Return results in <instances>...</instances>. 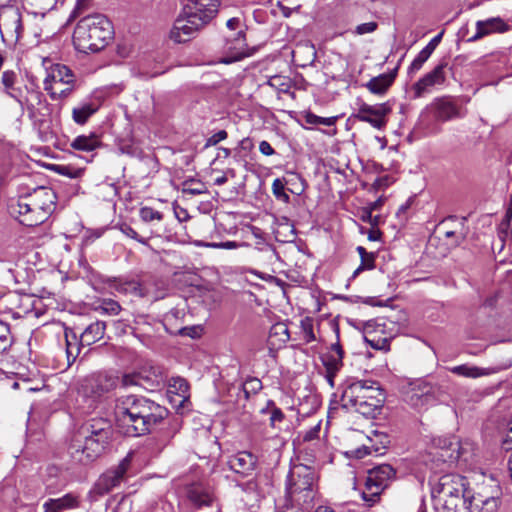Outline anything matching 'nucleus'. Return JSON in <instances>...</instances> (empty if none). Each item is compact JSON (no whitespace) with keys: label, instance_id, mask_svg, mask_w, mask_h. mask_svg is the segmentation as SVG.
Returning a JSON list of instances; mask_svg holds the SVG:
<instances>
[{"label":"nucleus","instance_id":"f257e3e1","mask_svg":"<svg viewBox=\"0 0 512 512\" xmlns=\"http://www.w3.org/2000/svg\"><path fill=\"white\" fill-rule=\"evenodd\" d=\"M168 414L164 406L138 395L123 396L117 400L115 406L116 424L130 437L150 433Z\"/></svg>","mask_w":512,"mask_h":512},{"label":"nucleus","instance_id":"f03ea898","mask_svg":"<svg viewBox=\"0 0 512 512\" xmlns=\"http://www.w3.org/2000/svg\"><path fill=\"white\" fill-rule=\"evenodd\" d=\"M56 204V192L50 187L39 186L20 195L15 203L9 205V212L22 225L34 227L53 214Z\"/></svg>","mask_w":512,"mask_h":512},{"label":"nucleus","instance_id":"7ed1b4c3","mask_svg":"<svg viewBox=\"0 0 512 512\" xmlns=\"http://www.w3.org/2000/svg\"><path fill=\"white\" fill-rule=\"evenodd\" d=\"M385 395L379 383L372 380L347 381L342 390L341 405L364 417L374 418L382 408Z\"/></svg>","mask_w":512,"mask_h":512},{"label":"nucleus","instance_id":"20e7f679","mask_svg":"<svg viewBox=\"0 0 512 512\" xmlns=\"http://www.w3.org/2000/svg\"><path fill=\"white\" fill-rule=\"evenodd\" d=\"M113 35L109 19L102 14L82 17L73 32L75 48L82 53L98 52L106 47Z\"/></svg>","mask_w":512,"mask_h":512},{"label":"nucleus","instance_id":"39448f33","mask_svg":"<svg viewBox=\"0 0 512 512\" xmlns=\"http://www.w3.org/2000/svg\"><path fill=\"white\" fill-rule=\"evenodd\" d=\"M316 479V471L310 465L293 464L286 479L287 500L302 509L312 508L316 497Z\"/></svg>","mask_w":512,"mask_h":512},{"label":"nucleus","instance_id":"423d86ee","mask_svg":"<svg viewBox=\"0 0 512 512\" xmlns=\"http://www.w3.org/2000/svg\"><path fill=\"white\" fill-rule=\"evenodd\" d=\"M43 86L52 100H65L77 87L76 75L66 65L54 64L47 70Z\"/></svg>","mask_w":512,"mask_h":512},{"label":"nucleus","instance_id":"0eeeda50","mask_svg":"<svg viewBox=\"0 0 512 512\" xmlns=\"http://www.w3.org/2000/svg\"><path fill=\"white\" fill-rule=\"evenodd\" d=\"M9 96L15 99L22 110H26L29 119L35 126L43 128L51 114V104L44 94L38 89L25 86L24 92H9Z\"/></svg>","mask_w":512,"mask_h":512},{"label":"nucleus","instance_id":"6e6552de","mask_svg":"<svg viewBox=\"0 0 512 512\" xmlns=\"http://www.w3.org/2000/svg\"><path fill=\"white\" fill-rule=\"evenodd\" d=\"M464 450L465 448L457 437L434 438L428 452L431 469H434L435 472L443 471L441 466L455 463L463 455Z\"/></svg>","mask_w":512,"mask_h":512},{"label":"nucleus","instance_id":"1a4fd4ad","mask_svg":"<svg viewBox=\"0 0 512 512\" xmlns=\"http://www.w3.org/2000/svg\"><path fill=\"white\" fill-rule=\"evenodd\" d=\"M396 479V470L390 464H381L368 471L362 499L373 506L380 501L385 489Z\"/></svg>","mask_w":512,"mask_h":512},{"label":"nucleus","instance_id":"9d476101","mask_svg":"<svg viewBox=\"0 0 512 512\" xmlns=\"http://www.w3.org/2000/svg\"><path fill=\"white\" fill-rule=\"evenodd\" d=\"M443 396L444 391L439 385L423 379L409 383L404 392L406 403L417 410L435 405L442 400Z\"/></svg>","mask_w":512,"mask_h":512},{"label":"nucleus","instance_id":"9b49d317","mask_svg":"<svg viewBox=\"0 0 512 512\" xmlns=\"http://www.w3.org/2000/svg\"><path fill=\"white\" fill-rule=\"evenodd\" d=\"M459 105L449 97L434 99L419 116V123L425 129H431L434 122H447L462 117Z\"/></svg>","mask_w":512,"mask_h":512},{"label":"nucleus","instance_id":"f8f14e48","mask_svg":"<svg viewBox=\"0 0 512 512\" xmlns=\"http://www.w3.org/2000/svg\"><path fill=\"white\" fill-rule=\"evenodd\" d=\"M183 497L193 509L213 508L215 512H221L219 499L215 488L206 481H193L183 487Z\"/></svg>","mask_w":512,"mask_h":512},{"label":"nucleus","instance_id":"ddd939ff","mask_svg":"<svg viewBox=\"0 0 512 512\" xmlns=\"http://www.w3.org/2000/svg\"><path fill=\"white\" fill-rule=\"evenodd\" d=\"M110 441L96 438H82V436L74 435L68 452L71 458L80 464H88L97 459L105 451Z\"/></svg>","mask_w":512,"mask_h":512},{"label":"nucleus","instance_id":"4468645a","mask_svg":"<svg viewBox=\"0 0 512 512\" xmlns=\"http://www.w3.org/2000/svg\"><path fill=\"white\" fill-rule=\"evenodd\" d=\"M119 384L117 375L107 372H97L85 377L81 384V393L96 402L113 391Z\"/></svg>","mask_w":512,"mask_h":512},{"label":"nucleus","instance_id":"2eb2a0df","mask_svg":"<svg viewBox=\"0 0 512 512\" xmlns=\"http://www.w3.org/2000/svg\"><path fill=\"white\" fill-rule=\"evenodd\" d=\"M356 106L357 109L353 116L357 120L369 123L373 128L378 130H382L386 127L388 122L387 116L392 111L390 102L370 105L362 99H357Z\"/></svg>","mask_w":512,"mask_h":512},{"label":"nucleus","instance_id":"dca6fc26","mask_svg":"<svg viewBox=\"0 0 512 512\" xmlns=\"http://www.w3.org/2000/svg\"><path fill=\"white\" fill-rule=\"evenodd\" d=\"M224 51L228 56L225 63L242 60L246 57L252 56L256 48H250L246 42L245 31L238 30L235 32H227L225 34Z\"/></svg>","mask_w":512,"mask_h":512},{"label":"nucleus","instance_id":"f3484780","mask_svg":"<svg viewBox=\"0 0 512 512\" xmlns=\"http://www.w3.org/2000/svg\"><path fill=\"white\" fill-rule=\"evenodd\" d=\"M465 481L460 475L447 473L433 480L431 487L432 498L465 496Z\"/></svg>","mask_w":512,"mask_h":512},{"label":"nucleus","instance_id":"a211bd4d","mask_svg":"<svg viewBox=\"0 0 512 512\" xmlns=\"http://www.w3.org/2000/svg\"><path fill=\"white\" fill-rule=\"evenodd\" d=\"M203 26V22L196 21L190 15L183 13L174 21L169 38L175 43L188 42L197 35Z\"/></svg>","mask_w":512,"mask_h":512},{"label":"nucleus","instance_id":"6ab92c4d","mask_svg":"<svg viewBox=\"0 0 512 512\" xmlns=\"http://www.w3.org/2000/svg\"><path fill=\"white\" fill-rule=\"evenodd\" d=\"M131 464V456L127 455L121 460L119 465L111 470L106 471L100 476L96 483V489L100 494L110 492L125 479L128 468Z\"/></svg>","mask_w":512,"mask_h":512},{"label":"nucleus","instance_id":"aec40b11","mask_svg":"<svg viewBox=\"0 0 512 512\" xmlns=\"http://www.w3.org/2000/svg\"><path fill=\"white\" fill-rule=\"evenodd\" d=\"M218 0H190L184 7V14L190 15L205 26L218 12Z\"/></svg>","mask_w":512,"mask_h":512},{"label":"nucleus","instance_id":"412c9836","mask_svg":"<svg viewBox=\"0 0 512 512\" xmlns=\"http://www.w3.org/2000/svg\"><path fill=\"white\" fill-rule=\"evenodd\" d=\"M262 382L256 377H248L242 384H232L228 387L224 401L239 405L241 398L247 401L251 395L257 394L262 389Z\"/></svg>","mask_w":512,"mask_h":512},{"label":"nucleus","instance_id":"4be33fe9","mask_svg":"<svg viewBox=\"0 0 512 512\" xmlns=\"http://www.w3.org/2000/svg\"><path fill=\"white\" fill-rule=\"evenodd\" d=\"M476 32L469 41H477L491 34H503L512 29V22L499 16L478 20L475 24Z\"/></svg>","mask_w":512,"mask_h":512},{"label":"nucleus","instance_id":"5701e85b","mask_svg":"<svg viewBox=\"0 0 512 512\" xmlns=\"http://www.w3.org/2000/svg\"><path fill=\"white\" fill-rule=\"evenodd\" d=\"M447 63L438 64L433 70L426 73L412 87L415 98L422 97L437 85H442L446 79Z\"/></svg>","mask_w":512,"mask_h":512},{"label":"nucleus","instance_id":"b1692460","mask_svg":"<svg viewBox=\"0 0 512 512\" xmlns=\"http://www.w3.org/2000/svg\"><path fill=\"white\" fill-rule=\"evenodd\" d=\"M75 434L82 436V438L100 439L101 437L103 440L110 441L113 431L109 421L99 418L87 421Z\"/></svg>","mask_w":512,"mask_h":512},{"label":"nucleus","instance_id":"393cba45","mask_svg":"<svg viewBox=\"0 0 512 512\" xmlns=\"http://www.w3.org/2000/svg\"><path fill=\"white\" fill-rule=\"evenodd\" d=\"M228 464L235 473L248 476L256 468L257 457L251 452L240 451L229 458Z\"/></svg>","mask_w":512,"mask_h":512},{"label":"nucleus","instance_id":"a878e982","mask_svg":"<svg viewBox=\"0 0 512 512\" xmlns=\"http://www.w3.org/2000/svg\"><path fill=\"white\" fill-rule=\"evenodd\" d=\"M168 393L171 402L177 409L185 408V404L189 402V384L184 378H172L169 382Z\"/></svg>","mask_w":512,"mask_h":512},{"label":"nucleus","instance_id":"bb28decb","mask_svg":"<svg viewBox=\"0 0 512 512\" xmlns=\"http://www.w3.org/2000/svg\"><path fill=\"white\" fill-rule=\"evenodd\" d=\"M500 494L499 486L495 485L491 495H486L485 491L478 492L476 495L471 496V503L479 507L480 512H497L500 503ZM467 498H470L469 492H467Z\"/></svg>","mask_w":512,"mask_h":512},{"label":"nucleus","instance_id":"cd10ccee","mask_svg":"<svg viewBox=\"0 0 512 512\" xmlns=\"http://www.w3.org/2000/svg\"><path fill=\"white\" fill-rule=\"evenodd\" d=\"M3 27L15 41H18L23 33L22 15L18 9L10 8L1 15Z\"/></svg>","mask_w":512,"mask_h":512},{"label":"nucleus","instance_id":"c85d7f7f","mask_svg":"<svg viewBox=\"0 0 512 512\" xmlns=\"http://www.w3.org/2000/svg\"><path fill=\"white\" fill-rule=\"evenodd\" d=\"M80 505L79 496L67 493L60 498H49L43 503L44 512H64L78 508Z\"/></svg>","mask_w":512,"mask_h":512},{"label":"nucleus","instance_id":"c756f323","mask_svg":"<svg viewBox=\"0 0 512 512\" xmlns=\"http://www.w3.org/2000/svg\"><path fill=\"white\" fill-rule=\"evenodd\" d=\"M343 356L344 351L339 341L332 344L330 350L321 357L325 370L331 374L338 373L343 366Z\"/></svg>","mask_w":512,"mask_h":512},{"label":"nucleus","instance_id":"7c9ffc66","mask_svg":"<svg viewBox=\"0 0 512 512\" xmlns=\"http://www.w3.org/2000/svg\"><path fill=\"white\" fill-rule=\"evenodd\" d=\"M98 109L99 105L94 101H83L72 109V119L76 124L84 125Z\"/></svg>","mask_w":512,"mask_h":512},{"label":"nucleus","instance_id":"2f4dec72","mask_svg":"<svg viewBox=\"0 0 512 512\" xmlns=\"http://www.w3.org/2000/svg\"><path fill=\"white\" fill-rule=\"evenodd\" d=\"M106 324L96 321L90 324L80 335V343L82 346H90L103 338Z\"/></svg>","mask_w":512,"mask_h":512},{"label":"nucleus","instance_id":"473e14b6","mask_svg":"<svg viewBox=\"0 0 512 512\" xmlns=\"http://www.w3.org/2000/svg\"><path fill=\"white\" fill-rule=\"evenodd\" d=\"M395 79V74H381L377 77L370 79L365 87L373 94L383 95L387 92Z\"/></svg>","mask_w":512,"mask_h":512},{"label":"nucleus","instance_id":"72a5a7b5","mask_svg":"<svg viewBox=\"0 0 512 512\" xmlns=\"http://www.w3.org/2000/svg\"><path fill=\"white\" fill-rule=\"evenodd\" d=\"M449 371L455 375L466 377V378H478L487 376L495 372L492 368H480L477 366H470L468 364H462L449 368Z\"/></svg>","mask_w":512,"mask_h":512},{"label":"nucleus","instance_id":"f704fd0d","mask_svg":"<svg viewBox=\"0 0 512 512\" xmlns=\"http://www.w3.org/2000/svg\"><path fill=\"white\" fill-rule=\"evenodd\" d=\"M100 145L101 142L95 133L79 135L70 144L73 149L83 152L93 151Z\"/></svg>","mask_w":512,"mask_h":512},{"label":"nucleus","instance_id":"c9c22d12","mask_svg":"<svg viewBox=\"0 0 512 512\" xmlns=\"http://www.w3.org/2000/svg\"><path fill=\"white\" fill-rule=\"evenodd\" d=\"M269 338L272 345H282L288 342L290 334L287 325L282 322L274 324L270 329Z\"/></svg>","mask_w":512,"mask_h":512},{"label":"nucleus","instance_id":"e433bc0d","mask_svg":"<svg viewBox=\"0 0 512 512\" xmlns=\"http://www.w3.org/2000/svg\"><path fill=\"white\" fill-rule=\"evenodd\" d=\"M465 496H451L443 498H433L438 505L442 506L443 512H461L464 507Z\"/></svg>","mask_w":512,"mask_h":512},{"label":"nucleus","instance_id":"4c0bfd02","mask_svg":"<svg viewBox=\"0 0 512 512\" xmlns=\"http://www.w3.org/2000/svg\"><path fill=\"white\" fill-rule=\"evenodd\" d=\"M65 340H66V355H67V363L70 366L78 357L80 353L81 343L78 341L75 334L72 335V339H70L69 333L65 332Z\"/></svg>","mask_w":512,"mask_h":512},{"label":"nucleus","instance_id":"58836bf2","mask_svg":"<svg viewBox=\"0 0 512 512\" xmlns=\"http://www.w3.org/2000/svg\"><path fill=\"white\" fill-rule=\"evenodd\" d=\"M128 288L137 296L139 297H148L152 301L158 300L161 296L156 293L152 292L150 289V285L147 282L144 283H136V282H130L127 284Z\"/></svg>","mask_w":512,"mask_h":512},{"label":"nucleus","instance_id":"ea45409f","mask_svg":"<svg viewBox=\"0 0 512 512\" xmlns=\"http://www.w3.org/2000/svg\"><path fill=\"white\" fill-rule=\"evenodd\" d=\"M94 309L104 314L118 315L121 311V306L117 301L107 298L98 300Z\"/></svg>","mask_w":512,"mask_h":512},{"label":"nucleus","instance_id":"a19ab883","mask_svg":"<svg viewBox=\"0 0 512 512\" xmlns=\"http://www.w3.org/2000/svg\"><path fill=\"white\" fill-rule=\"evenodd\" d=\"M182 191L189 195H201L207 192V188L203 182L198 179L189 178L183 182Z\"/></svg>","mask_w":512,"mask_h":512},{"label":"nucleus","instance_id":"79ce46f5","mask_svg":"<svg viewBox=\"0 0 512 512\" xmlns=\"http://www.w3.org/2000/svg\"><path fill=\"white\" fill-rule=\"evenodd\" d=\"M300 333L302 340L306 344L316 340L312 318L305 317L300 321Z\"/></svg>","mask_w":512,"mask_h":512},{"label":"nucleus","instance_id":"37998d69","mask_svg":"<svg viewBox=\"0 0 512 512\" xmlns=\"http://www.w3.org/2000/svg\"><path fill=\"white\" fill-rule=\"evenodd\" d=\"M182 427V421L180 418H173L171 419L168 424L167 428L163 432L161 441L164 445H167L170 440L180 431Z\"/></svg>","mask_w":512,"mask_h":512},{"label":"nucleus","instance_id":"c03bdc74","mask_svg":"<svg viewBox=\"0 0 512 512\" xmlns=\"http://www.w3.org/2000/svg\"><path fill=\"white\" fill-rule=\"evenodd\" d=\"M431 54L432 53L429 52L428 49L423 48L418 53L416 58L412 61L411 65L408 68V73L414 74V73L418 72L422 68L423 64L429 59Z\"/></svg>","mask_w":512,"mask_h":512},{"label":"nucleus","instance_id":"a18cd8bd","mask_svg":"<svg viewBox=\"0 0 512 512\" xmlns=\"http://www.w3.org/2000/svg\"><path fill=\"white\" fill-rule=\"evenodd\" d=\"M272 192L277 200L289 203L290 196L285 192V186L281 179L276 178L272 183Z\"/></svg>","mask_w":512,"mask_h":512},{"label":"nucleus","instance_id":"49530a36","mask_svg":"<svg viewBox=\"0 0 512 512\" xmlns=\"http://www.w3.org/2000/svg\"><path fill=\"white\" fill-rule=\"evenodd\" d=\"M9 325L0 321V353L6 351L11 346Z\"/></svg>","mask_w":512,"mask_h":512},{"label":"nucleus","instance_id":"de8ad7c7","mask_svg":"<svg viewBox=\"0 0 512 512\" xmlns=\"http://www.w3.org/2000/svg\"><path fill=\"white\" fill-rule=\"evenodd\" d=\"M16 79H17V75L13 71H5L2 74V79H1L2 84L7 89L8 95H9V92H14V93L23 92L21 89H17L14 87Z\"/></svg>","mask_w":512,"mask_h":512},{"label":"nucleus","instance_id":"09e8293b","mask_svg":"<svg viewBox=\"0 0 512 512\" xmlns=\"http://www.w3.org/2000/svg\"><path fill=\"white\" fill-rule=\"evenodd\" d=\"M139 215L143 222L161 221L163 219V214L160 211L147 206L140 209Z\"/></svg>","mask_w":512,"mask_h":512},{"label":"nucleus","instance_id":"8fccbe9b","mask_svg":"<svg viewBox=\"0 0 512 512\" xmlns=\"http://www.w3.org/2000/svg\"><path fill=\"white\" fill-rule=\"evenodd\" d=\"M305 121L308 124H312V125L331 126L335 123V118L334 117L324 118V117H320V116H317V115L309 112L305 115Z\"/></svg>","mask_w":512,"mask_h":512},{"label":"nucleus","instance_id":"3c124183","mask_svg":"<svg viewBox=\"0 0 512 512\" xmlns=\"http://www.w3.org/2000/svg\"><path fill=\"white\" fill-rule=\"evenodd\" d=\"M375 267V255L370 253L367 257L361 258L360 266L353 272L352 278H356L363 270H371Z\"/></svg>","mask_w":512,"mask_h":512},{"label":"nucleus","instance_id":"603ef678","mask_svg":"<svg viewBox=\"0 0 512 512\" xmlns=\"http://www.w3.org/2000/svg\"><path fill=\"white\" fill-rule=\"evenodd\" d=\"M364 339L373 349L386 350L389 348V342L387 338L378 337L376 339L375 336L371 337L370 334H366Z\"/></svg>","mask_w":512,"mask_h":512},{"label":"nucleus","instance_id":"864d4df0","mask_svg":"<svg viewBox=\"0 0 512 512\" xmlns=\"http://www.w3.org/2000/svg\"><path fill=\"white\" fill-rule=\"evenodd\" d=\"M141 379H142L141 375L137 374V373L125 374L122 376L121 380L119 379V382H121L123 387H129V386L140 385Z\"/></svg>","mask_w":512,"mask_h":512},{"label":"nucleus","instance_id":"5fc2aeb1","mask_svg":"<svg viewBox=\"0 0 512 512\" xmlns=\"http://www.w3.org/2000/svg\"><path fill=\"white\" fill-rule=\"evenodd\" d=\"M377 27H378V24H377V22H374V21L362 23V24L356 26L354 33L357 35L373 33L377 29Z\"/></svg>","mask_w":512,"mask_h":512},{"label":"nucleus","instance_id":"6e6d98bb","mask_svg":"<svg viewBox=\"0 0 512 512\" xmlns=\"http://www.w3.org/2000/svg\"><path fill=\"white\" fill-rule=\"evenodd\" d=\"M121 231L128 237L136 240L137 242L143 244V245H147L148 241L147 239L139 236V234L129 225H126L124 224L122 227H121Z\"/></svg>","mask_w":512,"mask_h":512},{"label":"nucleus","instance_id":"4d7b16f0","mask_svg":"<svg viewBox=\"0 0 512 512\" xmlns=\"http://www.w3.org/2000/svg\"><path fill=\"white\" fill-rule=\"evenodd\" d=\"M227 32H235L238 30L245 31L246 27L242 22L241 18L233 17L226 22Z\"/></svg>","mask_w":512,"mask_h":512},{"label":"nucleus","instance_id":"13d9d810","mask_svg":"<svg viewBox=\"0 0 512 512\" xmlns=\"http://www.w3.org/2000/svg\"><path fill=\"white\" fill-rule=\"evenodd\" d=\"M91 5V0H77L75 7L72 11L73 17H79L85 13Z\"/></svg>","mask_w":512,"mask_h":512},{"label":"nucleus","instance_id":"bf43d9fd","mask_svg":"<svg viewBox=\"0 0 512 512\" xmlns=\"http://www.w3.org/2000/svg\"><path fill=\"white\" fill-rule=\"evenodd\" d=\"M227 136L228 134L225 130H220L207 139L206 146H215L225 140Z\"/></svg>","mask_w":512,"mask_h":512},{"label":"nucleus","instance_id":"052dcab7","mask_svg":"<svg viewBox=\"0 0 512 512\" xmlns=\"http://www.w3.org/2000/svg\"><path fill=\"white\" fill-rule=\"evenodd\" d=\"M206 247L217 248V249H236L239 247V244L235 241H226L219 243H205L203 244Z\"/></svg>","mask_w":512,"mask_h":512},{"label":"nucleus","instance_id":"680f3d73","mask_svg":"<svg viewBox=\"0 0 512 512\" xmlns=\"http://www.w3.org/2000/svg\"><path fill=\"white\" fill-rule=\"evenodd\" d=\"M272 405L273 402H270ZM284 419V413L282 410L276 406H273L271 410L270 423L272 426H275L276 422H281Z\"/></svg>","mask_w":512,"mask_h":512},{"label":"nucleus","instance_id":"e2e57ef3","mask_svg":"<svg viewBox=\"0 0 512 512\" xmlns=\"http://www.w3.org/2000/svg\"><path fill=\"white\" fill-rule=\"evenodd\" d=\"M259 151L265 156H271L275 153V150L269 142L263 140L259 144Z\"/></svg>","mask_w":512,"mask_h":512},{"label":"nucleus","instance_id":"0e129e2a","mask_svg":"<svg viewBox=\"0 0 512 512\" xmlns=\"http://www.w3.org/2000/svg\"><path fill=\"white\" fill-rule=\"evenodd\" d=\"M57 171L62 174L66 175L70 178H76L80 174V171H75L72 168L68 166H58Z\"/></svg>","mask_w":512,"mask_h":512},{"label":"nucleus","instance_id":"69168bd1","mask_svg":"<svg viewBox=\"0 0 512 512\" xmlns=\"http://www.w3.org/2000/svg\"><path fill=\"white\" fill-rule=\"evenodd\" d=\"M442 35H443V32L436 35L434 38H432L430 40V42L424 48L428 49L429 52L433 53L434 50L436 49V47L438 46V44L440 43Z\"/></svg>","mask_w":512,"mask_h":512},{"label":"nucleus","instance_id":"338daca9","mask_svg":"<svg viewBox=\"0 0 512 512\" xmlns=\"http://www.w3.org/2000/svg\"><path fill=\"white\" fill-rule=\"evenodd\" d=\"M319 432H320V424L314 426L312 429L307 431L306 434L304 435V440L311 441V440L317 438Z\"/></svg>","mask_w":512,"mask_h":512},{"label":"nucleus","instance_id":"774afa93","mask_svg":"<svg viewBox=\"0 0 512 512\" xmlns=\"http://www.w3.org/2000/svg\"><path fill=\"white\" fill-rule=\"evenodd\" d=\"M381 235H382L381 231L379 229H377V228H374V227H372L368 231V239L370 241H378V240H380Z\"/></svg>","mask_w":512,"mask_h":512}]
</instances>
